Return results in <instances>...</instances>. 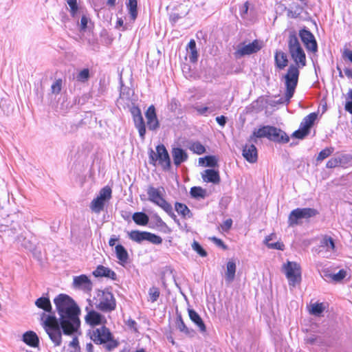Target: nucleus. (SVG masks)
<instances>
[{"label":"nucleus","mask_w":352,"mask_h":352,"mask_svg":"<svg viewBox=\"0 0 352 352\" xmlns=\"http://www.w3.org/2000/svg\"><path fill=\"white\" fill-rule=\"evenodd\" d=\"M207 107L208 108H211V110H210V113H212L213 112L220 109V105L219 104H214V103H212V102H208L207 104Z\"/></svg>","instance_id":"nucleus-62"},{"label":"nucleus","mask_w":352,"mask_h":352,"mask_svg":"<svg viewBox=\"0 0 352 352\" xmlns=\"http://www.w3.org/2000/svg\"><path fill=\"white\" fill-rule=\"evenodd\" d=\"M342 57L352 63V51L349 49H344L342 53Z\"/></svg>","instance_id":"nucleus-61"},{"label":"nucleus","mask_w":352,"mask_h":352,"mask_svg":"<svg viewBox=\"0 0 352 352\" xmlns=\"http://www.w3.org/2000/svg\"><path fill=\"white\" fill-rule=\"evenodd\" d=\"M70 8V13L72 16H74L78 10V6L77 0H66Z\"/></svg>","instance_id":"nucleus-48"},{"label":"nucleus","mask_w":352,"mask_h":352,"mask_svg":"<svg viewBox=\"0 0 352 352\" xmlns=\"http://www.w3.org/2000/svg\"><path fill=\"white\" fill-rule=\"evenodd\" d=\"M146 241L151 242L153 244L158 245L162 243V239L160 236L148 232Z\"/></svg>","instance_id":"nucleus-45"},{"label":"nucleus","mask_w":352,"mask_h":352,"mask_svg":"<svg viewBox=\"0 0 352 352\" xmlns=\"http://www.w3.org/2000/svg\"><path fill=\"white\" fill-rule=\"evenodd\" d=\"M177 327L181 332L185 333L186 334L190 333L188 328L185 324L181 316H179L177 319Z\"/></svg>","instance_id":"nucleus-47"},{"label":"nucleus","mask_w":352,"mask_h":352,"mask_svg":"<svg viewBox=\"0 0 352 352\" xmlns=\"http://www.w3.org/2000/svg\"><path fill=\"white\" fill-rule=\"evenodd\" d=\"M190 149L198 155H201L206 152L204 146L198 142L193 143L190 146Z\"/></svg>","instance_id":"nucleus-44"},{"label":"nucleus","mask_w":352,"mask_h":352,"mask_svg":"<svg viewBox=\"0 0 352 352\" xmlns=\"http://www.w3.org/2000/svg\"><path fill=\"white\" fill-rule=\"evenodd\" d=\"M135 126L138 131L142 140L144 139L146 126L140 109L137 108L132 111Z\"/></svg>","instance_id":"nucleus-14"},{"label":"nucleus","mask_w":352,"mask_h":352,"mask_svg":"<svg viewBox=\"0 0 352 352\" xmlns=\"http://www.w3.org/2000/svg\"><path fill=\"white\" fill-rule=\"evenodd\" d=\"M156 151L159 164L164 170H169L170 168V160L166 147L163 144L158 145L156 147Z\"/></svg>","instance_id":"nucleus-13"},{"label":"nucleus","mask_w":352,"mask_h":352,"mask_svg":"<svg viewBox=\"0 0 352 352\" xmlns=\"http://www.w3.org/2000/svg\"><path fill=\"white\" fill-rule=\"evenodd\" d=\"M249 6L248 2H245L241 8H240V15L242 18L245 19L246 14H248Z\"/></svg>","instance_id":"nucleus-58"},{"label":"nucleus","mask_w":352,"mask_h":352,"mask_svg":"<svg viewBox=\"0 0 352 352\" xmlns=\"http://www.w3.org/2000/svg\"><path fill=\"white\" fill-rule=\"evenodd\" d=\"M325 309L324 304L321 303H314L311 305L310 314L312 315L319 316Z\"/></svg>","instance_id":"nucleus-39"},{"label":"nucleus","mask_w":352,"mask_h":352,"mask_svg":"<svg viewBox=\"0 0 352 352\" xmlns=\"http://www.w3.org/2000/svg\"><path fill=\"white\" fill-rule=\"evenodd\" d=\"M270 133L268 136L270 140L283 143H287L289 140L287 135L283 131L276 127L271 126Z\"/></svg>","instance_id":"nucleus-16"},{"label":"nucleus","mask_w":352,"mask_h":352,"mask_svg":"<svg viewBox=\"0 0 352 352\" xmlns=\"http://www.w3.org/2000/svg\"><path fill=\"white\" fill-rule=\"evenodd\" d=\"M132 218L134 222L140 226H146L149 220L148 215L142 212H135Z\"/></svg>","instance_id":"nucleus-33"},{"label":"nucleus","mask_w":352,"mask_h":352,"mask_svg":"<svg viewBox=\"0 0 352 352\" xmlns=\"http://www.w3.org/2000/svg\"><path fill=\"white\" fill-rule=\"evenodd\" d=\"M346 272L344 270H340L338 273L331 274L327 271L323 272L322 277L326 281L340 282L345 278Z\"/></svg>","instance_id":"nucleus-21"},{"label":"nucleus","mask_w":352,"mask_h":352,"mask_svg":"<svg viewBox=\"0 0 352 352\" xmlns=\"http://www.w3.org/2000/svg\"><path fill=\"white\" fill-rule=\"evenodd\" d=\"M96 307L103 312L113 311L116 307V302L113 294L108 291H103Z\"/></svg>","instance_id":"nucleus-8"},{"label":"nucleus","mask_w":352,"mask_h":352,"mask_svg":"<svg viewBox=\"0 0 352 352\" xmlns=\"http://www.w3.org/2000/svg\"><path fill=\"white\" fill-rule=\"evenodd\" d=\"M111 188L109 186H106L100 190L99 193L96 197L106 203L111 199Z\"/></svg>","instance_id":"nucleus-36"},{"label":"nucleus","mask_w":352,"mask_h":352,"mask_svg":"<svg viewBox=\"0 0 352 352\" xmlns=\"http://www.w3.org/2000/svg\"><path fill=\"white\" fill-rule=\"evenodd\" d=\"M85 320L87 323L91 326L104 325L107 322V320L104 316L94 310L87 313L85 316Z\"/></svg>","instance_id":"nucleus-15"},{"label":"nucleus","mask_w":352,"mask_h":352,"mask_svg":"<svg viewBox=\"0 0 352 352\" xmlns=\"http://www.w3.org/2000/svg\"><path fill=\"white\" fill-rule=\"evenodd\" d=\"M190 319L198 327L202 333L206 331V327L199 315L193 309H188Z\"/></svg>","instance_id":"nucleus-24"},{"label":"nucleus","mask_w":352,"mask_h":352,"mask_svg":"<svg viewBox=\"0 0 352 352\" xmlns=\"http://www.w3.org/2000/svg\"><path fill=\"white\" fill-rule=\"evenodd\" d=\"M73 286L76 289H81L86 292H89L92 289V283L88 276L85 274L74 276Z\"/></svg>","instance_id":"nucleus-11"},{"label":"nucleus","mask_w":352,"mask_h":352,"mask_svg":"<svg viewBox=\"0 0 352 352\" xmlns=\"http://www.w3.org/2000/svg\"><path fill=\"white\" fill-rule=\"evenodd\" d=\"M160 289L156 287H152L149 289L148 295L149 300L152 302L157 301L160 296Z\"/></svg>","instance_id":"nucleus-43"},{"label":"nucleus","mask_w":352,"mask_h":352,"mask_svg":"<svg viewBox=\"0 0 352 352\" xmlns=\"http://www.w3.org/2000/svg\"><path fill=\"white\" fill-rule=\"evenodd\" d=\"M283 270L289 286L295 287L301 280V267L296 262L287 261L283 265Z\"/></svg>","instance_id":"nucleus-6"},{"label":"nucleus","mask_w":352,"mask_h":352,"mask_svg":"<svg viewBox=\"0 0 352 352\" xmlns=\"http://www.w3.org/2000/svg\"><path fill=\"white\" fill-rule=\"evenodd\" d=\"M115 251L116 257L119 260V263L124 266L129 260V254L126 250L122 245L118 244L116 245Z\"/></svg>","instance_id":"nucleus-22"},{"label":"nucleus","mask_w":352,"mask_h":352,"mask_svg":"<svg viewBox=\"0 0 352 352\" xmlns=\"http://www.w3.org/2000/svg\"><path fill=\"white\" fill-rule=\"evenodd\" d=\"M192 249L197 252L201 256L205 257L207 256V252L201 246V245L197 242L194 241L192 244Z\"/></svg>","instance_id":"nucleus-49"},{"label":"nucleus","mask_w":352,"mask_h":352,"mask_svg":"<svg viewBox=\"0 0 352 352\" xmlns=\"http://www.w3.org/2000/svg\"><path fill=\"white\" fill-rule=\"evenodd\" d=\"M201 177L206 182L219 184L220 176L219 172L214 169H206L201 173Z\"/></svg>","instance_id":"nucleus-19"},{"label":"nucleus","mask_w":352,"mask_h":352,"mask_svg":"<svg viewBox=\"0 0 352 352\" xmlns=\"http://www.w3.org/2000/svg\"><path fill=\"white\" fill-rule=\"evenodd\" d=\"M93 274L96 277H107L113 280L116 278V274L113 270L103 265H98L93 272Z\"/></svg>","instance_id":"nucleus-20"},{"label":"nucleus","mask_w":352,"mask_h":352,"mask_svg":"<svg viewBox=\"0 0 352 352\" xmlns=\"http://www.w3.org/2000/svg\"><path fill=\"white\" fill-rule=\"evenodd\" d=\"M299 36L306 49L311 52L318 51V45L314 34L306 28L299 31Z\"/></svg>","instance_id":"nucleus-9"},{"label":"nucleus","mask_w":352,"mask_h":352,"mask_svg":"<svg viewBox=\"0 0 352 352\" xmlns=\"http://www.w3.org/2000/svg\"><path fill=\"white\" fill-rule=\"evenodd\" d=\"M184 15L180 14L177 12H171L169 14V21L172 25H175L179 19H182Z\"/></svg>","instance_id":"nucleus-52"},{"label":"nucleus","mask_w":352,"mask_h":352,"mask_svg":"<svg viewBox=\"0 0 352 352\" xmlns=\"http://www.w3.org/2000/svg\"><path fill=\"white\" fill-rule=\"evenodd\" d=\"M158 161V156L157 155V152L155 153L153 150H151L149 152V163L154 166L156 165V162Z\"/></svg>","instance_id":"nucleus-55"},{"label":"nucleus","mask_w":352,"mask_h":352,"mask_svg":"<svg viewBox=\"0 0 352 352\" xmlns=\"http://www.w3.org/2000/svg\"><path fill=\"white\" fill-rule=\"evenodd\" d=\"M276 66L279 69H283L288 63L287 57L285 53L281 51H276L274 55Z\"/></svg>","instance_id":"nucleus-27"},{"label":"nucleus","mask_w":352,"mask_h":352,"mask_svg":"<svg viewBox=\"0 0 352 352\" xmlns=\"http://www.w3.org/2000/svg\"><path fill=\"white\" fill-rule=\"evenodd\" d=\"M152 219L156 227L158 228L161 231L165 233L170 231L166 223L162 219V218L159 215L154 214Z\"/></svg>","instance_id":"nucleus-37"},{"label":"nucleus","mask_w":352,"mask_h":352,"mask_svg":"<svg viewBox=\"0 0 352 352\" xmlns=\"http://www.w3.org/2000/svg\"><path fill=\"white\" fill-rule=\"evenodd\" d=\"M69 346L74 348L75 350L79 349V342L76 337L73 338L72 340L69 342Z\"/></svg>","instance_id":"nucleus-63"},{"label":"nucleus","mask_w":352,"mask_h":352,"mask_svg":"<svg viewBox=\"0 0 352 352\" xmlns=\"http://www.w3.org/2000/svg\"><path fill=\"white\" fill-rule=\"evenodd\" d=\"M175 208L177 213L181 214L184 218H190L192 217V213L186 205L177 202Z\"/></svg>","instance_id":"nucleus-35"},{"label":"nucleus","mask_w":352,"mask_h":352,"mask_svg":"<svg viewBox=\"0 0 352 352\" xmlns=\"http://www.w3.org/2000/svg\"><path fill=\"white\" fill-rule=\"evenodd\" d=\"M174 164L178 167L188 160V154L182 148H173L171 151Z\"/></svg>","instance_id":"nucleus-18"},{"label":"nucleus","mask_w":352,"mask_h":352,"mask_svg":"<svg viewBox=\"0 0 352 352\" xmlns=\"http://www.w3.org/2000/svg\"><path fill=\"white\" fill-rule=\"evenodd\" d=\"M333 152V148L332 147H330V148H326L323 150H322L318 157H317V160L318 161H322L323 160L326 159L327 157H328Z\"/></svg>","instance_id":"nucleus-46"},{"label":"nucleus","mask_w":352,"mask_h":352,"mask_svg":"<svg viewBox=\"0 0 352 352\" xmlns=\"http://www.w3.org/2000/svg\"><path fill=\"white\" fill-rule=\"evenodd\" d=\"M126 8L129 11L131 19L134 21L138 16V1L137 0H129L126 3Z\"/></svg>","instance_id":"nucleus-34"},{"label":"nucleus","mask_w":352,"mask_h":352,"mask_svg":"<svg viewBox=\"0 0 352 352\" xmlns=\"http://www.w3.org/2000/svg\"><path fill=\"white\" fill-rule=\"evenodd\" d=\"M147 232L146 231L132 230L128 233V236L131 240L140 243L146 241Z\"/></svg>","instance_id":"nucleus-29"},{"label":"nucleus","mask_w":352,"mask_h":352,"mask_svg":"<svg viewBox=\"0 0 352 352\" xmlns=\"http://www.w3.org/2000/svg\"><path fill=\"white\" fill-rule=\"evenodd\" d=\"M59 320L54 313L41 315V324L55 346L62 344V330L66 335L77 331L80 327L78 314L80 309L74 300L67 294H60L54 299Z\"/></svg>","instance_id":"nucleus-1"},{"label":"nucleus","mask_w":352,"mask_h":352,"mask_svg":"<svg viewBox=\"0 0 352 352\" xmlns=\"http://www.w3.org/2000/svg\"><path fill=\"white\" fill-rule=\"evenodd\" d=\"M288 48L291 57L296 63L295 65L302 67L305 66L306 55L295 32H292L289 34Z\"/></svg>","instance_id":"nucleus-3"},{"label":"nucleus","mask_w":352,"mask_h":352,"mask_svg":"<svg viewBox=\"0 0 352 352\" xmlns=\"http://www.w3.org/2000/svg\"><path fill=\"white\" fill-rule=\"evenodd\" d=\"M271 126H264L258 130L253 132L252 135L250 137V141L256 142L255 138H268Z\"/></svg>","instance_id":"nucleus-30"},{"label":"nucleus","mask_w":352,"mask_h":352,"mask_svg":"<svg viewBox=\"0 0 352 352\" xmlns=\"http://www.w3.org/2000/svg\"><path fill=\"white\" fill-rule=\"evenodd\" d=\"M320 248H325L328 252H334L336 246L333 239L329 236H324L320 241Z\"/></svg>","instance_id":"nucleus-31"},{"label":"nucleus","mask_w":352,"mask_h":352,"mask_svg":"<svg viewBox=\"0 0 352 352\" xmlns=\"http://www.w3.org/2000/svg\"><path fill=\"white\" fill-rule=\"evenodd\" d=\"M261 48V45L257 40L248 45H239L234 52V56L236 58H240L245 55H250L252 54L258 52Z\"/></svg>","instance_id":"nucleus-10"},{"label":"nucleus","mask_w":352,"mask_h":352,"mask_svg":"<svg viewBox=\"0 0 352 352\" xmlns=\"http://www.w3.org/2000/svg\"><path fill=\"white\" fill-rule=\"evenodd\" d=\"M163 188H156L149 186L147 189L148 200L163 209L168 215H174L171 204L167 202L163 197Z\"/></svg>","instance_id":"nucleus-5"},{"label":"nucleus","mask_w":352,"mask_h":352,"mask_svg":"<svg viewBox=\"0 0 352 352\" xmlns=\"http://www.w3.org/2000/svg\"><path fill=\"white\" fill-rule=\"evenodd\" d=\"M232 225V220L231 219H228L223 222L221 226L223 231L227 232L231 228Z\"/></svg>","instance_id":"nucleus-56"},{"label":"nucleus","mask_w":352,"mask_h":352,"mask_svg":"<svg viewBox=\"0 0 352 352\" xmlns=\"http://www.w3.org/2000/svg\"><path fill=\"white\" fill-rule=\"evenodd\" d=\"M23 340L25 343L32 347L37 346L39 343L37 335L33 331L25 333L23 336Z\"/></svg>","instance_id":"nucleus-28"},{"label":"nucleus","mask_w":352,"mask_h":352,"mask_svg":"<svg viewBox=\"0 0 352 352\" xmlns=\"http://www.w3.org/2000/svg\"><path fill=\"white\" fill-rule=\"evenodd\" d=\"M146 118V125L149 130L155 131L160 126V123L157 118L155 108L151 105L145 113Z\"/></svg>","instance_id":"nucleus-12"},{"label":"nucleus","mask_w":352,"mask_h":352,"mask_svg":"<svg viewBox=\"0 0 352 352\" xmlns=\"http://www.w3.org/2000/svg\"><path fill=\"white\" fill-rule=\"evenodd\" d=\"M190 195L194 198H204L206 195V190L201 187L194 186L190 188Z\"/></svg>","instance_id":"nucleus-41"},{"label":"nucleus","mask_w":352,"mask_h":352,"mask_svg":"<svg viewBox=\"0 0 352 352\" xmlns=\"http://www.w3.org/2000/svg\"><path fill=\"white\" fill-rule=\"evenodd\" d=\"M236 262L233 259H230L228 261L226 265V272L225 274V279L228 283H231L234 280L235 278L236 273Z\"/></svg>","instance_id":"nucleus-23"},{"label":"nucleus","mask_w":352,"mask_h":352,"mask_svg":"<svg viewBox=\"0 0 352 352\" xmlns=\"http://www.w3.org/2000/svg\"><path fill=\"white\" fill-rule=\"evenodd\" d=\"M299 74L298 67L291 65L287 69V74L284 76L286 87L285 100L287 103L289 102L295 92L298 85Z\"/></svg>","instance_id":"nucleus-4"},{"label":"nucleus","mask_w":352,"mask_h":352,"mask_svg":"<svg viewBox=\"0 0 352 352\" xmlns=\"http://www.w3.org/2000/svg\"><path fill=\"white\" fill-rule=\"evenodd\" d=\"M88 335L95 344L102 346V349L107 351H111L119 345V342L115 339L109 329L104 325L89 330Z\"/></svg>","instance_id":"nucleus-2"},{"label":"nucleus","mask_w":352,"mask_h":352,"mask_svg":"<svg viewBox=\"0 0 352 352\" xmlns=\"http://www.w3.org/2000/svg\"><path fill=\"white\" fill-rule=\"evenodd\" d=\"M62 88V80L58 79L56 80L51 86V90L52 94H58Z\"/></svg>","instance_id":"nucleus-51"},{"label":"nucleus","mask_w":352,"mask_h":352,"mask_svg":"<svg viewBox=\"0 0 352 352\" xmlns=\"http://www.w3.org/2000/svg\"><path fill=\"white\" fill-rule=\"evenodd\" d=\"M309 133V132L300 126V128L298 130L293 133L292 136L294 138L302 140Z\"/></svg>","instance_id":"nucleus-50"},{"label":"nucleus","mask_w":352,"mask_h":352,"mask_svg":"<svg viewBox=\"0 0 352 352\" xmlns=\"http://www.w3.org/2000/svg\"><path fill=\"white\" fill-rule=\"evenodd\" d=\"M89 78V70L87 68L81 70L76 76V80L80 82H85Z\"/></svg>","instance_id":"nucleus-42"},{"label":"nucleus","mask_w":352,"mask_h":352,"mask_svg":"<svg viewBox=\"0 0 352 352\" xmlns=\"http://www.w3.org/2000/svg\"><path fill=\"white\" fill-rule=\"evenodd\" d=\"M318 113L313 112L305 116L302 120L300 126L310 132V129L317 119Z\"/></svg>","instance_id":"nucleus-26"},{"label":"nucleus","mask_w":352,"mask_h":352,"mask_svg":"<svg viewBox=\"0 0 352 352\" xmlns=\"http://www.w3.org/2000/svg\"><path fill=\"white\" fill-rule=\"evenodd\" d=\"M35 305L38 308L44 310L45 312L49 313V314H52V307L51 302L48 297L42 296L38 298L35 301Z\"/></svg>","instance_id":"nucleus-25"},{"label":"nucleus","mask_w":352,"mask_h":352,"mask_svg":"<svg viewBox=\"0 0 352 352\" xmlns=\"http://www.w3.org/2000/svg\"><path fill=\"white\" fill-rule=\"evenodd\" d=\"M197 58H198V53H197V50H190V54H189L190 61L192 63H195L197 60Z\"/></svg>","instance_id":"nucleus-60"},{"label":"nucleus","mask_w":352,"mask_h":352,"mask_svg":"<svg viewBox=\"0 0 352 352\" xmlns=\"http://www.w3.org/2000/svg\"><path fill=\"white\" fill-rule=\"evenodd\" d=\"M199 164H204L207 167H215L217 165V161L214 156L208 155L205 157H201L199 160Z\"/></svg>","instance_id":"nucleus-38"},{"label":"nucleus","mask_w":352,"mask_h":352,"mask_svg":"<svg viewBox=\"0 0 352 352\" xmlns=\"http://www.w3.org/2000/svg\"><path fill=\"white\" fill-rule=\"evenodd\" d=\"M17 240L21 243V245L28 250L30 251H32L35 248V245L30 239H26V237H23L22 236H18Z\"/></svg>","instance_id":"nucleus-40"},{"label":"nucleus","mask_w":352,"mask_h":352,"mask_svg":"<svg viewBox=\"0 0 352 352\" xmlns=\"http://www.w3.org/2000/svg\"><path fill=\"white\" fill-rule=\"evenodd\" d=\"M341 163L340 159L338 158H331L330 159L326 164L327 168H332L338 166Z\"/></svg>","instance_id":"nucleus-54"},{"label":"nucleus","mask_w":352,"mask_h":352,"mask_svg":"<svg viewBox=\"0 0 352 352\" xmlns=\"http://www.w3.org/2000/svg\"><path fill=\"white\" fill-rule=\"evenodd\" d=\"M243 157L250 163H255L258 160V152L254 144H246L243 149Z\"/></svg>","instance_id":"nucleus-17"},{"label":"nucleus","mask_w":352,"mask_h":352,"mask_svg":"<svg viewBox=\"0 0 352 352\" xmlns=\"http://www.w3.org/2000/svg\"><path fill=\"white\" fill-rule=\"evenodd\" d=\"M211 240L219 247L222 248L223 250L227 249V246L224 244L223 241L220 239H218L215 236L211 238Z\"/></svg>","instance_id":"nucleus-59"},{"label":"nucleus","mask_w":352,"mask_h":352,"mask_svg":"<svg viewBox=\"0 0 352 352\" xmlns=\"http://www.w3.org/2000/svg\"><path fill=\"white\" fill-rule=\"evenodd\" d=\"M195 109L200 115L207 116L210 114V110H211V108H208L207 106H196Z\"/></svg>","instance_id":"nucleus-53"},{"label":"nucleus","mask_w":352,"mask_h":352,"mask_svg":"<svg viewBox=\"0 0 352 352\" xmlns=\"http://www.w3.org/2000/svg\"><path fill=\"white\" fill-rule=\"evenodd\" d=\"M267 247L271 249L283 250L285 245L283 243L276 242V243H271L270 244H269L267 245Z\"/></svg>","instance_id":"nucleus-57"},{"label":"nucleus","mask_w":352,"mask_h":352,"mask_svg":"<svg viewBox=\"0 0 352 352\" xmlns=\"http://www.w3.org/2000/svg\"><path fill=\"white\" fill-rule=\"evenodd\" d=\"M317 211L314 208H296L293 210L288 218V223L289 226H294L298 224V221L302 219H308L315 216Z\"/></svg>","instance_id":"nucleus-7"},{"label":"nucleus","mask_w":352,"mask_h":352,"mask_svg":"<svg viewBox=\"0 0 352 352\" xmlns=\"http://www.w3.org/2000/svg\"><path fill=\"white\" fill-rule=\"evenodd\" d=\"M104 201L96 197L91 201L89 208L93 212L99 214L104 210Z\"/></svg>","instance_id":"nucleus-32"},{"label":"nucleus","mask_w":352,"mask_h":352,"mask_svg":"<svg viewBox=\"0 0 352 352\" xmlns=\"http://www.w3.org/2000/svg\"><path fill=\"white\" fill-rule=\"evenodd\" d=\"M226 117L224 116H218L216 118L217 122L221 126H224L226 124Z\"/></svg>","instance_id":"nucleus-64"}]
</instances>
